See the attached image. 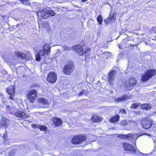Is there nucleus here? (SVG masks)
<instances>
[{
    "label": "nucleus",
    "mask_w": 156,
    "mask_h": 156,
    "mask_svg": "<svg viewBox=\"0 0 156 156\" xmlns=\"http://www.w3.org/2000/svg\"><path fill=\"white\" fill-rule=\"evenodd\" d=\"M51 46L49 44H46L44 45L43 49L46 51L47 53H48L50 51Z\"/></svg>",
    "instance_id": "nucleus-23"
},
{
    "label": "nucleus",
    "mask_w": 156,
    "mask_h": 156,
    "mask_svg": "<svg viewBox=\"0 0 156 156\" xmlns=\"http://www.w3.org/2000/svg\"><path fill=\"white\" fill-rule=\"evenodd\" d=\"M87 0H82V1L83 2H86V1H87Z\"/></svg>",
    "instance_id": "nucleus-42"
},
{
    "label": "nucleus",
    "mask_w": 156,
    "mask_h": 156,
    "mask_svg": "<svg viewBox=\"0 0 156 156\" xmlns=\"http://www.w3.org/2000/svg\"><path fill=\"white\" fill-rule=\"evenodd\" d=\"M9 120L5 117H3L2 119L1 122V126H4L6 128L9 124Z\"/></svg>",
    "instance_id": "nucleus-17"
},
{
    "label": "nucleus",
    "mask_w": 156,
    "mask_h": 156,
    "mask_svg": "<svg viewBox=\"0 0 156 156\" xmlns=\"http://www.w3.org/2000/svg\"><path fill=\"white\" fill-rule=\"evenodd\" d=\"M15 94V91L14 88H13V89L12 90H10V95H14Z\"/></svg>",
    "instance_id": "nucleus-33"
},
{
    "label": "nucleus",
    "mask_w": 156,
    "mask_h": 156,
    "mask_svg": "<svg viewBox=\"0 0 156 156\" xmlns=\"http://www.w3.org/2000/svg\"><path fill=\"white\" fill-rule=\"evenodd\" d=\"M49 8H47V12L48 13V16L49 15L51 16H54L55 15V13L54 11L52 10H51L49 9Z\"/></svg>",
    "instance_id": "nucleus-26"
},
{
    "label": "nucleus",
    "mask_w": 156,
    "mask_h": 156,
    "mask_svg": "<svg viewBox=\"0 0 156 156\" xmlns=\"http://www.w3.org/2000/svg\"><path fill=\"white\" fill-rule=\"evenodd\" d=\"M17 1H20L21 3L25 5H30V3L29 2L30 0H17Z\"/></svg>",
    "instance_id": "nucleus-25"
},
{
    "label": "nucleus",
    "mask_w": 156,
    "mask_h": 156,
    "mask_svg": "<svg viewBox=\"0 0 156 156\" xmlns=\"http://www.w3.org/2000/svg\"><path fill=\"white\" fill-rule=\"evenodd\" d=\"M97 20L100 24H101L102 21V17L101 15H99L97 17Z\"/></svg>",
    "instance_id": "nucleus-27"
},
{
    "label": "nucleus",
    "mask_w": 156,
    "mask_h": 156,
    "mask_svg": "<svg viewBox=\"0 0 156 156\" xmlns=\"http://www.w3.org/2000/svg\"><path fill=\"white\" fill-rule=\"evenodd\" d=\"M139 105V104L138 103L133 104L131 107L132 108H137Z\"/></svg>",
    "instance_id": "nucleus-30"
},
{
    "label": "nucleus",
    "mask_w": 156,
    "mask_h": 156,
    "mask_svg": "<svg viewBox=\"0 0 156 156\" xmlns=\"http://www.w3.org/2000/svg\"><path fill=\"white\" fill-rule=\"evenodd\" d=\"M6 110H9V106H7L6 107Z\"/></svg>",
    "instance_id": "nucleus-40"
},
{
    "label": "nucleus",
    "mask_w": 156,
    "mask_h": 156,
    "mask_svg": "<svg viewBox=\"0 0 156 156\" xmlns=\"http://www.w3.org/2000/svg\"><path fill=\"white\" fill-rule=\"evenodd\" d=\"M152 30L153 31L155 32L156 33V27H153L152 28Z\"/></svg>",
    "instance_id": "nucleus-38"
},
{
    "label": "nucleus",
    "mask_w": 156,
    "mask_h": 156,
    "mask_svg": "<svg viewBox=\"0 0 156 156\" xmlns=\"http://www.w3.org/2000/svg\"><path fill=\"white\" fill-rule=\"evenodd\" d=\"M74 68V66L72 64L67 65L63 69V72L65 74H70L73 72Z\"/></svg>",
    "instance_id": "nucleus-10"
},
{
    "label": "nucleus",
    "mask_w": 156,
    "mask_h": 156,
    "mask_svg": "<svg viewBox=\"0 0 156 156\" xmlns=\"http://www.w3.org/2000/svg\"><path fill=\"white\" fill-rule=\"evenodd\" d=\"M156 71L154 69H150L146 72L142 76L141 80L142 81H145L149 80L151 77L154 76Z\"/></svg>",
    "instance_id": "nucleus-3"
},
{
    "label": "nucleus",
    "mask_w": 156,
    "mask_h": 156,
    "mask_svg": "<svg viewBox=\"0 0 156 156\" xmlns=\"http://www.w3.org/2000/svg\"><path fill=\"white\" fill-rule=\"evenodd\" d=\"M87 139L86 136L84 135H78L74 136L71 141L73 144H77L85 141Z\"/></svg>",
    "instance_id": "nucleus-4"
},
{
    "label": "nucleus",
    "mask_w": 156,
    "mask_h": 156,
    "mask_svg": "<svg viewBox=\"0 0 156 156\" xmlns=\"http://www.w3.org/2000/svg\"><path fill=\"white\" fill-rule=\"evenodd\" d=\"M48 100L44 98H39L37 102V105L40 108H47L50 105Z\"/></svg>",
    "instance_id": "nucleus-1"
},
{
    "label": "nucleus",
    "mask_w": 156,
    "mask_h": 156,
    "mask_svg": "<svg viewBox=\"0 0 156 156\" xmlns=\"http://www.w3.org/2000/svg\"><path fill=\"white\" fill-rule=\"evenodd\" d=\"M46 28L48 30H49L50 29V27L48 23L46 24Z\"/></svg>",
    "instance_id": "nucleus-36"
},
{
    "label": "nucleus",
    "mask_w": 156,
    "mask_h": 156,
    "mask_svg": "<svg viewBox=\"0 0 156 156\" xmlns=\"http://www.w3.org/2000/svg\"><path fill=\"white\" fill-rule=\"evenodd\" d=\"M140 107L142 109L146 110H150L151 107V105L150 104H144L140 105Z\"/></svg>",
    "instance_id": "nucleus-21"
},
{
    "label": "nucleus",
    "mask_w": 156,
    "mask_h": 156,
    "mask_svg": "<svg viewBox=\"0 0 156 156\" xmlns=\"http://www.w3.org/2000/svg\"><path fill=\"white\" fill-rule=\"evenodd\" d=\"M10 99L13 100V97H12V96H10Z\"/></svg>",
    "instance_id": "nucleus-41"
},
{
    "label": "nucleus",
    "mask_w": 156,
    "mask_h": 156,
    "mask_svg": "<svg viewBox=\"0 0 156 156\" xmlns=\"http://www.w3.org/2000/svg\"><path fill=\"white\" fill-rule=\"evenodd\" d=\"M119 118V116L118 115H117L110 118L109 119V121L112 123L118 121Z\"/></svg>",
    "instance_id": "nucleus-22"
},
{
    "label": "nucleus",
    "mask_w": 156,
    "mask_h": 156,
    "mask_svg": "<svg viewBox=\"0 0 156 156\" xmlns=\"http://www.w3.org/2000/svg\"><path fill=\"white\" fill-rule=\"evenodd\" d=\"M70 48H69V47H66V48H65V49H67L68 50H70Z\"/></svg>",
    "instance_id": "nucleus-39"
},
{
    "label": "nucleus",
    "mask_w": 156,
    "mask_h": 156,
    "mask_svg": "<svg viewBox=\"0 0 156 156\" xmlns=\"http://www.w3.org/2000/svg\"><path fill=\"white\" fill-rule=\"evenodd\" d=\"M6 92L9 94H10V89L8 88L6 90Z\"/></svg>",
    "instance_id": "nucleus-37"
},
{
    "label": "nucleus",
    "mask_w": 156,
    "mask_h": 156,
    "mask_svg": "<svg viewBox=\"0 0 156 156\" xmlns=\"http://www.w3.org/2000/svg\"><path fill=\"white\" fill-rule=\"evenodd\" d=\"M73 49L80 55H82L84 54L82 46L80 45H76L73 47Z\"/></svg>",
    "instance_id": "nucleus-14"
},
{
    "label": "nucleus",
    "mask_w": 156,
    "mask_h": 156,
    "mask_svg": "<svg viewBox=\"0 0 156 156\" xmlns=\"http://www.w3.org/2000/svg\"><path fill=\"white\" fill-rule=\"evenodd\" d=\"M92 121L95 122H100L101 120V119L100 117L97 116H93L92 118Z\"/></svg>",
    "instance_id": "nucleus-24"
},
{
    "label": "nucleus",
    "mask_w": 156,
    "mask_h": 156,
    "mask_svg": "<svg viewBox=\"0 0 156 156\" xmlns=\"http://www.w3.org/2000/svg\"><path fill=\"white\" fill-rule=\"evenodd\" d=\"M15 55L18 59L26 60L29 59L31 58L30 53L27 52L24 53L19 51H16L15 53Z\"/></svg>",
    "instance_id": "nucleus-2"
},
{
    "label": "nucleus",
    "mask_w": 156,
    "mask_h": 156,
    "mask_svg": "<svg viewBox=\"0 0 156 156\" xmlns=\"http://www.w3.org/2000/svg\"><path fill=\"white\" fill-rule=\"evenodd\" d=\"M84 94H85V92L83 90L78 94V96H80L81 95H83Z\"/></svg>",
    "instance_id": "nucleus-34"
},
{
    "label": "nucleus",
    "mask_w": 156,
    "mask_h": 156,
    "mask_svg": "<svg viewBox=\"0 0 156 156\" xmlns=\"http://www.w3.org/2000/svg\"><path fill=\"white\" fill-rule=\"evenodd\" d=\"M153 120L147 118H144L141 121V124L144 129H148L151 126Z\"/></svg>",
    "instance_id": "nucleus-5"
},
{
    "label": "nucleus",
    "mask_w": 156,
    "mask_h": 156,
    "mask_svg": "<svg viewBox=\"0 0 156 156\" xmlns=\"http://www.w3.org/2000/svg\"><path fill=\"white\" fill-rule=\"evenodd\" d=\"M115 76V71L113 70L110 71L108 77V80L110 85L113 84V81Z\"/></svg>",
    "instance_id": "nucleus-13"
},
{
    "label": "nucleus",
    "mask_w": 156,
    "mask_h": 156,
    "mask_svg": "<svg viewBox=\"0 0 156 156\" xmlns=\"http://www.w3.org/2000/svg\"><path fill=\"white\" fill-rule=\"evenodd\" d=\"M15 115L17 117L23 119H26L29 116L28 115L26 114L24 112L21 111H18L16 112Z\"/></svg>",
    "instance_id": "nucleus-16"
},
{
    "label": "nucleus",
    "mask_w": 156,
    "mask_h": 156,
    "mask_svg": "<svg viewBox=\"0 0 156 156\" xmlns=\"http://www.w3.org/2000/svg\"><path fill=\"white\" fill-rule=\"evenodd\" d=\"M53 122L56 126L60 125L62 123V120L58 118H54L53 119Z\"/></svg>",
    "instance_id": "nucleus-18"
},
{
    "label": "nucleus",
    "mask_w": 156,
    "mask_h": 156,
    "mask_svg": "<svg viewBox=\"0 0 156 156\" xmlns=\"http://www.w3.org/2000/svg\"><path fill=\"white\" fill-rule=\"evenodd\" d=\"M128 122L129 123V124L131 126H134L136 124V122L135 121H134L129 120L128 121Z\"/></svg>",
    "instance_id": "nucleus-28"
},
{
    "label": "nucleus",
    "mask_w": 156,
    "mask_h": 156,
    "mask_svg": "<svg viewBox=\"0 0 156 156\" xmlns=\"http://www.w3.org/2000/svg\"><path fill=\"white\" fill-rule=\"evenodd\" d=\"M128 98V96L126 95H124L122 97H121L119 98H116L115 100H114V101H115V102L118 103L121 101H124L125 100L127 99Z\"/></svg>",
    "instance_id": "nucleus-20"
},
{
    "label": "nucleus",
    "mask_w": 156,
    "mask_h": 156,
    "mask_svg": "<svg viewBox=\"0 0 156 156\" xmlns=\"http://www.w3.org/2000/svg\"><path fill=\"white\" fill-rule=\"evenodd\" d=\"M116 17V13L113 12L112 14H110L109 17L107 19V23H113L115 22V20Z\"/></svg>",
    "instance_id": "nucleus-15"
},
{
    "label": "nucleus",
    "mask_w": 156,
    "mask_h": 156,
    "mask_svg": "<svg viewBox=\"0 0 156 156\" xmlns=\"http://www.w3.org/2000/svg\"><path fill=\"white\" fill-rule=\"evenodd\" d=\"M39 129L41 130L45 131L47 130V128L44 126L40 125L39 127Z\"/></svg>",
    "instance_id": "nucleus-29"
},
{
    "label": "nucleus",
    "mask_w": 156,
    "mask_h": 156,
    "mask_svg": "<svg viewBox=\"0 0 156 156\" xmlns=\"http://www.w3.org/2000/svg\"><path fill=\"white\" fill-rule=\"evenodd\" d=\"M90 51V49L89 48L87 49L86 51H85V57L87 55H88V52L89 51Z\"/></svg>",
    "instance_id": "nucleus-35"
},
{
    "label": "nucleus",
    "mask_w": 156,
    "mask_h": 156,
    "mask_svg": "<svg viewBox=\"0 0 156 156\" xmlns=\"http://www.w3.org/2000/svg\"><path fill=\"white\" fill-rule=\"evenodd\" d=\"M47 8L44 9L41 13V16L43 19H46L48 17V14L47 12Z\"/></svg>",
    "instance_id": "nucleus-19"
},
{
    "label": "nucleus",
    "mask_w": 156,
    "mask_h": 156,
    "mask_svg": "<svg viewBox=\"0 0 156 156\" xmlns=\"http://www.w3.org/2000/svg\"><path fill=\"white\" fill-rule=\"evenodd\" d=\"M47 52L44 50H41L39 51L38 53L36 55V60L37 61H39L41 59H44L45 58V55L46 54H48Z\"/></svg>",
    "instance_id": "nucleus-11"
},
{
    "label": "nucleus",
    "mask_w": 156,
    "mask_h": 156,
    "mask_svg": "<svg viewBox=\"0 0 156 156\" xmlns=\"http://www.w3.org/2000/svg\"><path fill=\"white\" fill-rule=\"evenodd\" d=\"M57 79V75L54 72L50 73L47 77V80L48 82L51 83H55Z\"/></svg>",
    "instance_id": "nucleus-8"
},
{
    "label": "nucleus",
    "mask_w": 156,
    "mask_h": 156,
    "mask_svg": "<svg viewBox=\"0 0 156 156\" xmlns=\"http://www.w3.org/2000/svg\"><path fill=\"white\" fill-rule=\"evenodd\" d=\"M37 92L35 90H30L28 91L27 97L31 102H33L37 97Z\"/></svg>",
    "instance_id": "nucleus-6"
},
{
    "label": "nucleus",
    "mask_w": 156,
    "mask_h": 156,
    "mask_svg": "<svg viewBox=\"0 0 156 156\" xmlns=\"http://www.w3.org/2000/svg\"><path fill=\"white\" fill-rule=\"evenodd\" d=\"M141 135L134 134H129L126 135H122L120 136V137L123 139H127L129 140L131 139L136 140Z\"/></svg>",
    "instance_id": "nucleus-9"
},
{
    "label": "nucleus",
    "mask_w": 156,
    "mask_h": 156,
    "mask_svg": "<svg viewBox=\"0 0 156 156\" xmlns=\"http://www.w3.org/2000/svg\"><path fill=\"white\" fill-rule=\"evenodd\" d=\"M123 146L125 150L131 151L133 152H135L136 151L135 148L130 144L124 143Z\"/></svg>",
    "instance_id": "nucleus-12"
},
{
    "label": "nucleus",
    "mask_w": 156,
    "mask_h": 156,
    "mask_svg": "<svg viewBox=\"0 0 156 156\" xmlns=\"http://www.w3.org/2000/svg\"><path fill=\"white\" fill-rule=\"evenodd\" d=\"M136 83V79L134 78H131L129 81L126 82L124 85L126 89L130 90L133 88Z\"/></svg>",
    "instance_id": "nucleus-7"
},
{
    "label": "nucleus",
    "mask_w": 156,
    "mask_h": 156,
    "mask_svg": "<svg viewBox=\"0 0 156 156\" xmlns=\"http://www.w3.org/2000/svg\"><path fill=\"white\" fill-rule=\"evenodd\" d=\"M119 112L123 114H126V112L124 109H121L119 110Z\"/></svg>",
    "instance_id": "nucleus-32"
},
{
    "label": "nucleus",
    "mask_w": 156,
    "mask_h": 156,
    "mask_svg": "<svg viewBox=\"0 0 156 156\" xmlns=\"http://www.w3.org/2000/svg\"><path fill=\"white\" fill-rule=\"evenodd\" d=\"M128 124V123L126 121V120H123L121 121V124L122 125H126Z\"/></svg>",
    "instance_id": "nucleus-31"
}]
</instances>
